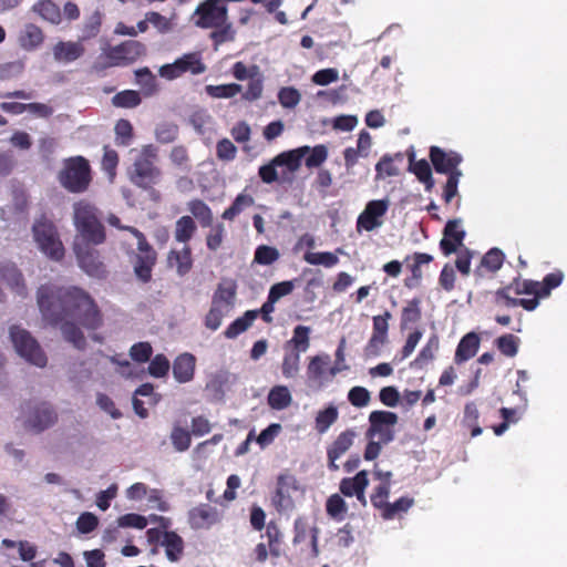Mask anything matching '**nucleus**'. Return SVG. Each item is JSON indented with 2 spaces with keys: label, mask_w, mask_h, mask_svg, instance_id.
I'll return each instance as SVG.
<instances>
[{
  "label": "nucleus",
  "mask_w": 567,
  "mask_h": 567,
  "mask_svg": "<svg viewBox=\"0 0 567 567\" xmlns=\"http://www.w3.org/2000/svg\"><path fill=\"white\" fill-rule=\"evenodd\" d=\"M305 164L308 168L319 167L326 162L328 157V148L323 144L310 147V152L307 154Z\"/></svg>",
  "instance_id": "55"
},
{
  "label": "nucleus",
  "mask_w": 567,
  "mask_h": 567,
  "mask_svg": "<svg viewBox=\"0 0 567 567\" xmlns=\"http://www.w3.org/2000/svg\"><path fill=\"white\" fill-rule=\"evenodd\" d=\"M391 483L381 482L377 487H374L373 493L370 496L371 504L373 507L380 511L389 504L388 498L390 495Z\"/></svg>",
  "instance_id": "49"
},
{
  "label": "nucleus",
  "mask_w": 567,
  "mask_h": 567,
  "mask_svg": "<svg viewBox=\"0 0 567 567\" xmlns=\"http://www.w3.org/2000/svg\"><path fill=\"white\" fill-rule=\"evenodd\" d=\"M429 157L434 171L439 174H447L460 169L458 166L463 161L461 154L457 152H446L435 145L430 147Z\"/></svg>",
  "instance_id": "15"
},
{
  "label": "nucleus",
  "mask_w": 567,
  "mask_h": 567,
  "mask_svg": "<svg viewBox=\"0 0 567 567\" xmlns=\"http://www.w3.org/2000/svg\"><path fill=\"white\" fill-rule=\"evenodd\" d=\"M480 412L475 402H468L464 406L463 424L471 429V436L476 437L483 430L478 424Z\"/></svg>",
  "instance_id": "36"
},
{
  "label": "nucleus",
  "mask_w": 567,
  "mask_h": 567,
  "mask_svg": "<svg viewBox=\"0 0 567 567\" xmlns=\"http://www.w3.org/2000/svg\"><path fill=\"white\" fill-rule=\"evenodd\" d=\"M192 19L198 28H224L227 24V8L223 0H206L196 8Z\"/></svg>",
  "instance_id": "9"
},
{
  "label": "nucleus",
  "mask_w": 567,
  "mask_h": 567,
  "mask_svg": "<svg viewBox=\"0 0 567 567\" xmlns=\"http://www.w3.org/2000/svg\"><path fill=\"white\" fill-rule=\"evenodd\" d=\"M171 441L177 452H184L190 446V434L187 430L175 425L171 433Z\"/></svg>",
  "instance_id": "50"
},
{
  "label": "nucleus",
  "mask_w": 567,
  "mask_h": 567,
  "mask_svg": "<svg viewBox=\"0 0 567 567\" xmlns=\"http://www.w3.org/2000/svg\"><path fill=\"white\" fill-rule=\"evenodd\" d=\"M189 210L190 213L202 221L203 225H209L212 221V212L209 207L200 202V200H194L189 203Z\"/></svg>",
  "instance_id": "63"
},
{
  "label": "nucleus",
  "mask_w": 567,
  "mask_h": 567,
  "mask_svg": "<svg viewBox=\"0 0 567 567\" xmlns=\"http://www.w3.org/2000/svg\"><path fill=\"white\" fill-rule=\"evenodd\" d=\"M37 301L44 320L51 323L62 321L60 329L63 338L76 349H84L86 341L82 331L66 318L79 320L87 329H96L101 324L96 305L79 288L42 285L38 289Z\"/></svg>",
  "instance_id": "1"
},
{
  "label": "nucleus",
  "mask_w": 567,
  "mask_h": 567,
  "mask_svg": "<svg viewBox=\"0 0 567 567\" xmlns=\"http://www.w3.org/2000/svg\"><path fill=\"white\" fill-rule=\"evenodd\" d=\"M156 158L157 148L152 144L143 146L136 154L131 171V179L135 185L146 188L157 182L159 169L155 166Z\"/></svg>",
  "instance_id": "5"
},
{
  "label": "nucleus",
  "mask_w": 567,
  "mask_h": 567,
  "mask_svg": "<svg viewBox=\"0 0 567 567\" xmlns=\"http://www.w3.org/2000/svg\"><path fill=\"white\" fill-rule=\"evenodd\" d=\"M87 241H74L73 250L80 268L90 277L102 278L105 276V267L100 254Z\"/></svg>",
  "instance_id": "11"
},
{
  "label": "nucleus",
  "mask_w": 567,
  "mask_h": 567,
  "mask_svg": "<svg viewBox=\"0 0 567 567\" xmlns=\"http://www.w3.org/2000/svg\"><path fill=\"white\" fill-rule=\"evenodd\" d=\"M195 229L196 225L193 218L189 216H183L176 221L175 239L185 244L192 238Z\"/></svg>",
  "instance_id": "45"
},
{
  "label": "nucleus",
  "mask_w": 567,
  "mask_h": 567,
  "mask_svg": "<svg viewBox=\"0 0 567 567\" xmlns=\"http://www.w3.org/2000/svg\"><path fill=\"white\" fill-rule=\"evenodd\" d=\"M348 401L355 408H364L371 401V394L364 386H353L348 392Z\"/></svg>",
  "instance_id": "54"
},
{
  "label": "nucleus",
  "mask_w": 567,
  "mask_h": 567,
  "mask_svg": "<svg viewBox=\"0 0 567 567\" xmlns=\"http://www.w3.org/2000/svg\"><path fill=\"white\" fill-rule=\"evenodd\" d=\"M33 11L39 13L42 19L53 24H58L61 21L60 9L51 0H40L33 6Z\"/></svg>",
  "instance_id": "37"
},
{
  "label": "nucleus",
  "mask_w": 567,
  "mask_h": 567,
  "mask_svg": "<svg viewBox=\"0 0 567 567\" xmlns=\"http://www.w3.org/2000/svg\"><path fill=\"white\" fill-rule=\"evenodd\" d=\"M9 336L16 352L22 359L38 368H44L47 365V354L28 330L20 326H11Z\"/></svg>",
  "instance_id": "4"
},
{
  "label": "nucleus",
  "mask_w": 567,
  "mask_h": 567,
  "mask_svg": "<svg viewBox=\"0 0 567 567\" xmlns=\"http://www.w3.org/2000/svg\"><path fill=\"white\" fill-rule=\"evenodd\" d=\"M161 545L165 548L166 557L171 561H177L183 554L184 542L175 532H165Z\"/></svg>",
  "instance_id": "29"
},
{
  "label": "nucleus",
  "mask_w": 567,
  "mask_h": 567,
  "mask_svg": "<svg viewBox=\"0 0 567 567\" xmlns=\"http://www.w3.org/2000/svg\"><path fill=\"white\" fill-rule=\"evenodd\" d=\"M147 21L161 34L169 33L175 28L174 17L167 18L156 11L147 12Z\"/></svg>",
  "instance_id": "41"
},
{
  "label": "nucleus",
  "mask_w": 567,
  "mask_h": 567,
  "mask_svg": "<svg viewBox=\"0 0 567 567\" xmlns=\"http://www.w3.org/2000/svg\"><path fill=\"white\" fill-rule=\"evenodd\" d=\"M421 299L413 298L406 302V305L402 308L401 319H400V328L406 329L413 323H416L422 318L421 311Z\"/></svg>",
  "instance_id": "32"
},
{
  "label": "nucleus",
  "mask_w": 567,
  "mask_h": 567,
  "mask_svg": "<svg viewBox=\"0 0 567 567\" xmlns=\"http://www.w3.org/2000/svg\"><path fill=\"white\" fill-rule=\"evenodd\" d=\"M73 224L80 241L101 245L105 241V230L96 206L86 199L73 204ZM79 241V239H76Z\"/></svg>",
  "instance_id": "3"
},
{
  "label": "nucleus",
  "mask_w": 567,
  "mask_h": 567,
  "mask_svg": "<svg viewBox=\"0 0 567 567\" xmlns=\"http://www.w3.org/2000/svg\"><path fill=\"white\" fill-rule=\"evenodd\" d=\"M369 484L368 472L360 471L353 477H346L340 482V492L348 497L355 496L361 488H367Z\"/></svg>",
  "instance_id": "30"
},
{
  "label": "nucleus",
  "mask_w": 567,
  "mask_h": 567,
  "mask_svg": "<svg viewBox=\"0 0 567 567\" xmlns=\"http://www.w3.org/2000/svg\"><path fill=\"white\" fill-rule=\"evenodd\" d=\"M358 433L354 429H347L342 431L327 447L328 466L331 471H337L339 466L336 464L342 455H344L353 442Z\"/></svg>",
  "instance_id": "16"
},
{
  "label": "nucleus",
  "mask_w": 567,
  "mask_h": 567,
  "mask_svg": "<svg viewBox=\"0 0 567 567\" xmlns=\"http://www.w3.org/2000/svg\"><path fill=\"white\" fill-rule=\"evenodd\" d=\"M505 255L499 248H491L481 259L480 265L474 270L477 279L496 274L503 266Z\"/></svg>",
  "instance_id": "21"
},
{
  "label": "nucleus",
  "mask_w": 567,
  "mask_h": 567,
  "mask_svg": "<svg viewBox=\"0 0 567 567\" xmlns=\"http://www.w3.org/2000/svg\"><path fill=\"white\" fill-rule=\"evenodd\" d=\"M146 506L150 509H157L159 512H167L169 509L168 503L164 499L163 493L156 488H148L146 494Z\"/></svg>",
  "instance_id": "59"
},
{
  "label": "nucleus",
  "mask_w": 567,
  "mask_h": 567,
  "mask_svg": "<svg viewBox=\"0 0 567 567\" xmlns=\"http://www.w3.org/2000/svg\"><path fill=\"white\" fill-rule=\"evenodd\" d=\"M42 30L32 23L25 24L18 37L19 45L27 51H32L39 48L43 42Z\"/></svg>",
  "instance_id": "25"
},
{
  "label": "nucleus",
  "mask_w": 567,
  "mask_h": 567,
  "mask_svg": "<svg viewBox=\"0 0 567 567\" xmlns=\"http://www.w3.org/2000/svg\"><path fill=\"white\" fill-rule=\"evenodd\" d=\"M92 375L91 369L84 362H73L69 367V377L75 383H83Z\"/></svg>",
  "instance_id": "60"
},
{
  "label": "nucleus",
  "mask_w": 567,
  "mask_h": 567,
  "mask_svg": "<svg viewBox=\"0 0 567 567\" xmlns=\"http://www.w3.org/2000/svg\"><path fill=\"white\" fill-rule=\"evenodd\" d=\"M84 52L81 42H59L53 48V56L58 62L69 63L79 59Z\"/></svg>",
  "instance_id": "26"
},
{
  "label": "nucleus",
  "mask_w": 567,
  "mask_h": 567,
  "mask_svg": "<svg viewBox=\"0 0 567 567\" xmlns=\"http://www.w3.org/2000/svg\"><path fill=\"white\" fill-rule=\"evenodd\" d=\"M229 312L230 310L226 309L225 306H219V303L213 300L212 308L205 319V326L213 331L217 330L221 324L223 318Z\"/></svg>",
  "instance_id": "47"
},
{
  "label": "nucleus",
  "mask_w": 567,
  "mask_h": 567,
  "mask_svg": "<svg viewBox=\"0 0 567 567\" xmlns=\"http://www.w3.org/2000/svg\"><path fill=\"white\" fill-rule=\"evenodd\" d=\"M3 287L20 297L27 296V286L23 275L13 262L8 261L0 264V302L6 300Z\"/></svg>",
  "instance_id": "13"
},
{
  "label": "nucleus",
  "mask_w": 567,
  "mask_h": 567,
  "mask_svg": "<svg viewBox=\"0 0 567 567\" xmlns=\"http://www.w3.org/2000/svg\"><path fill=\"white\" fill-rule=\"evenodd\" d=\"M396 413L391 411L375 410L369 415V427L365 432L367 439H378L384 444L394 440V426L398 424Z\"/></svg>",
  "instance_id": "10"
},
{
  "label": "nucleus",
  "mask_w": 567,
  "mask_h": 567,
  "mask_svg": "<svg viewBox=\"0 0 567 567\" xmlns=\"http://www.w3.org/2000/svg\"><path fill=\"white\" fill-rule=\"evenodd\" d=\"M196 365V358L188 352L179 354L173 363V375L179 383L193 380Z\"/></svg>",
  "instance_id": "22"
},
{
  "label": "nucleus",
  "mask_w": 567,
  "mask_h": 567,
  "mask_svg": "<svg viewBox=\"0 0 567 567\" xmlns=\"http://www.w3.org/2000/svg\"><path fill=\"white\" fill-rule=\"evenodd\" d=\"M181 66L182 73L190 72L192 74H200L206 68L200 61L198 53H187L176 60Z\"/></svg>",
  "instance_id": "40"
},
{
  "label": "nucleus",
  "mask_w": 567,
  "mask_h": 567,
  "mask_svg": "<svg viewBox=\"0 0 567 567\" xmlns=\"http://www.w3.org/2000/svg\"><path fill=\"white\" fill-rule=\"evenodd\" d=\"M403 154L396 153L394 155L385 154L375 164V179H384L386 177H394L400 174L399 167L394 164L395 161H402Z\"/></svg>",
  "instance_id": "28"
},
{
  "label": "nucleus",
  "mask_w": 567,
  "mask_h": 567,
  "mask_svg": "<svg viewBox=\"0 0 567 567\" xmlns=\"http://www.w3.org/2000/svg\"><path fill=\"white\" fill-rule=\"evenodd\" d=\"M55 421L56 414L53 408L48 403H39L34 405L27 417L28 426L37 432H41L52 426Z\"/></svg>",
  "instance_id": "20"
},
{
  "label": "nucleus",
  "mask_w": 567,
  "mask_h": 567,
  "mask_svg": "<svg viewBox=\"0 0 567 567\" xmlns=\"http://www.w3.org/2000/svg\"><path fill=\"white\" fill-rule=\"evenodd\" d=\"M495 344L502 354L513 358L518 352L519 339L512 333H506L498 337Z\"/></svg>",
  "instance_id": "42"
},
{
  "label": "nucleus",
  "mask_w": 567,
  "mask_h": 567,
  "mask_svg": "<svg viewBox=\"0 0 567 567\" xmlns=\"http://www.w3.org/2000/svg\"><path fill=\"white\" fill-rule=\"evenodd\" d=\"M309 334V327L297 326L293 329L292 338L286 343V349L291 348V351H298L299 353L306 352L310 346Z\"/></svg>",
  "instance_id": "34"
},
{
  "label": "nucleus",
  "mask_w": 567,
  "mask_h": 567,
  "mask_svg": "<svg viewBox=\"0 0 567 567\" xmlns=\"http://www.w3.org/2000/svg\"><path fill=\"white\" fill-rule=\"evenodd\" d=\"M439 338L437 336L433 334L429 338L426 344L421 349L417 357L414 360V364L422 368L430 361H432L435 357V352L439 349Z\"/></svg>",
  "instance_id": "43"
},
{
  "label": "nucleus",
  "mask_w": 567,
  "mask_h": 567,
  "mask_svg": "<svg viewBox=\"0 0 567 567\" xmlns=\"http://www.w3.org/2000/svg\"><path fill=\"white\" fill-rule=\"evenodd\" d=\"M563 279L564 274L560 270L547 274L543 281L516 277L507 286L496 290L494 300L498 306L522 307L533 311L538 307L539 299L548 297L553 289L561 285Z\"/></svg>",
  "instance_id": "2"
},
{
  "label": "nucleus",
  "mask_w": 567,
  "mask_h": 567,
  "mask_svg": "<svg viewBox=\"0 0 567 567\" xmlns=\"http://www.w3.org/2000/svg\"><path fill=\"white\" fill-rule=\"evenodd\" d=\"M279 259V251L277 248L261 245L255 251L254 261L259 265H271Z\"/></svg>",
  "instance_id": "51"
},
{
  "label": "nucleus",
  "mask_w": 567,
  "mask_h": 567,
  "mask_svg": "<svg viewBox=\"0 0 567 567\" xmlns=\"http://www.w3.org/2000/svg\"><path fill=\"white\" fill-rule=\"evenodd\" d=\"M220 520V514L207 504L198 505L188 512V523L194 529H206Z\"/></svg>",
  "instance_id": "19"
},
{
  "label": "nucleus",
  "mask_w": 567,
  "mask_h": 567,
  "mask_svg": "<svg viewBox=\"0 0 567 567\" xmlns=\"http://www.w3.org/2000/svg\"><path fill=\"white\" fill-rule=\"evenodd\" d=\"M248 207V196L245 194V190L240 193L233 205L226 209L223 214L224 219L233 220L237 215L244 212Z\"/></svg>",
  "instance_id": "62"
},
{
  "label": "nucleus",
  "mask_w": 567,
  "mask_h": 567,
  "mask_svg": "<svg viewBox=\"0 0 567 567\" xmlns=\"http://www.w3.org/2000/svg\"><path fill=\"white\" fill-rule=\"evenodd\" d=\"M413 262L409 266L411 276L404 279V286L409 289H413L420 286L423 277L422 265H426L433 261V256L426 252H414Z\"/></svg>",
  "instance_id": "24"
},
{
  "label": "nucleus",
  "mask_w": 567,
  "mask_h": 567,
  "mask_svg": "<svg viewBox=\"0 0 567 567\" xmlns=\"http://www.w3.org/2000/svg\"><path fill=\"white\" fill-rule=\"evenodd\" d=\"M447 181L444 185L443 189V199L446 204H449L458 192V183L462 177V172L460 169L454 171L452 173H447Z\"/></svg>",
  "instance_id": "52"
},
{
  "label": "nucleus",
  "mask_w": 567,
  "mask_h": 567,
  "mask_svg": "<svg viewBox=\"0 0 567 567\" xmlns=\"http://www.w3.org/2000/svg\"><path fill=\"white\" fill-rule=\"evenodd\" d=\"M171 266H175L178 275L187 274L192 268L190 249L184 246L181 250H172L168 256Z\"/></svg>",
  "instance_id": "33"
},
{
  "label": "nucleus",
  "mask_w": 567,
  "mask_h": 567,
  "mask_svg": "<svg viewBox=\"0 0 567 567\" xmlns=\"http://www.w3.org/2000/svg\"><path fill=\"white\" fill-rule=\"evenodd\" d=\"M414 504V499L409 496H402L396 499L394 503H389L383 511L381 512V516L383 519L390 520L400 516L403 513H406L412 505Z\"/></svg>",
  "instance_id": "35"
},
{
  "label": "nucleus",
  "mask_w": 567,
  "mask_h": 567,
  "mask_svg": "<svg viewBox=\"0 0 567 567\" xmlns=\"http://www.w3.org/2000/svg\"><path fill=\"white\" fill-rule=\"evenodd\" d=\"M207 94L214 99H229L237 95L241 91V86L236 83L221 85H207L205 87Z\"/></svg>",
  "instance_id": "48"
},
{
  "label": "nucleus",
  "mask_w": 567,
  "mask_h": 567,
  "mask_svg": "<svg viewBox=\"0 0 567 567\" xmlns=\"http://www.w3.org/2000/svg\"><path fill=\"white\" fill-rule=\"evenodd\" d=\"M480 337L476 332L466 333L458 342L454 361L461 364L476 355L480 348Z\"/></svg>",
  "instance_id": "23"
},
{
  "label": "nucleus",
  "mask_w": 567,
  "mask_h": 567,
  "mask_svg": "<svg viewBox=\"0 0 567 567\" xmlns=\"http://www.w3.org/2000/svg\"><path fill=\"white\" fill-rule=\"evenodd\" d=\"M309 152L310 146H301L279 154L274 158V163L279 166H286L290 172H295L301 166L302 158Z\"/></svg>",
  "instance_id": "27"
},
{
  "label": "nucleus",
  "mask_w": 567,
  "mask_h": 567,
  "mask_svg": "<svg viewBox=\"0 0 567 567\" xmlns=\"http://www.w3.org/2000/svg\"><path fill=\"white\" fill-rule=\"evenodd\" d=\"M303 260L310 265H322L327 268L334 267L339 262V258L336 254L330 251L323 252H311L307 251L303 255Z\"/></svg>",
  "instance_id": "44"
},
{
  "label": "nucleus",
  "mask_w": 567,
  "mask_h": 567,
  "mask_svg": "<svg viewBox=\"0 0 567 567\" xmlns=\"http://www.w3.org/2000/svg\"><path fill=\"white\" fill-rule=\"evenodd\" d=\"M169 361L164 354L155 355L148 365V373L154 378H163L169 371Z\"/></svg>",
  "instance_id": "58"
},
{
  "label": "nucleus",
  "mask_w": 567,
  "mask_h": 567,
  "mask_svg": "<svg viewBox=\"0 0 567 567\" xmlns=\"http://www.w3.org/2000/svg\"><path fill=\"white\" fill-rule=\"evenodd\" d=\"M190 123L198 133L204 134L212 128L213 117L207 111L199 110L192 114Z\"/></svg>",
  "instance_id": "56"
},
{
  "label": "nucleus",
  "mask_w": 567,
  "mask_h": 567,
  "mask_svg": "<svg viewBox=\"0 0 567 567\" xmlns=\"http://www.w3.org/2000/svg\"><path fill=\"white\" fill-rule=\"evenodd\" d=\"M214 301L219 306H225L226 309L234 308L235 302V285L233 281H223L214 295Z\"/></svg>",
  "instance_id": "39"
},
{
  "label": "nucleus",
  "mask_w": 567,
  "mask_h": 567,
  "mask_svg": "<svg viewBox=\"0 0 567 567\" xmlns=\"http://www.w3.org/2000/svg\"><path fill=\"white\" fill-rule=\"evenodd\" d=\"M59 181L71 193L84 192L91 182L87 161L81 156L66 159L59 173Z\"/></svg>",
  "instance_id": "6"
},
{
  "label": "nucleus",
  "mask_w": 567,
  "mask_h": 567,
  "mask_svg": "<svg viewBox=\"0 0 567 567\" xmlns=\"http://www.w3.org/2000/svg\"><path fill=\"white\" fill-rule=\"evenodd\" d=\"M300 353L298 351L287 352L284 357L281 371L286 378H292L299 370Z\"/></svg>",
  "instance_id": "57"
},
{
  "label": "nucleus",
  "mask_w": 567,
  "mask_h": 567,
  "mask_svg": "<svg viewBox=\"0 0 567 567\" xmlns=\"http://www.w3.org/2000/svg\"><path fill=\"white\" fill-rule=\"evenodd\" d=\"M33 239L47 257L52 260H61L64 256V248L60 240L56 227L48 219L41 218L33 224Z\"/></svg>",
  "instance_id": "7"
},
{
  "label": "nucleus",
  "mask_w": 567,
  "mask_h": 567,
  "mask_svg": "<svg viewBox=\"0 0 567 567\" xmlns=\"http://www.w3.org/2000/svg\"><path fill=\"white\" fill-rule=\"evenodd\" d=\"M131 237L135 239L138 252L132 258L133 270L136 278L142 282H147L152 278V270L156 262V254L145 236L136 228H128Z\"/></svg>",
  "instance_id": "8"
},
{
  "label": "nucleus",
  "mask_w": 567,
  "mask_h": 567,
  "mask_svg": "<svg viewBox=\"0 0 567 567\" xmlns=\"http://www.w3.org/2000/svg\"><path fill=\"white\" fill-rule=\"evenodd\" d=\"M461 219H450L443 229V238L440 241V248L444 256H450L457 251L463 245L466 233L461 227Z\"/></svg>",
  "instance_id": "17"
},
{
  "label": "nucleus",
  "mask_w": 567,
  "mask_h": 567,
  "mask_svg": "<svg viewBox=\"0 0 567 567\" xmlns=\"http://www.w3.org/2000/svg\"><path fill=\"white\" fill-rule=\"evenodd\" d=\"M152 346L148 342H138L131 347L130 355L136 362H146L152 355Z\"/></svg>",
  "instance_id": "64"
},
{
  "label": "nucleus",
  "mask_w": 567,
  "mask_h": 567,
  "mask_svg": "<svg viewBox=\"0 0 567 567\" xmlns=\"http://www.w3.org/2000/svg\"><path fill=\"white\" fill-rule=\"evenodd\" d=\"M300 93L292 86L282 87L278 93V100L284 107L292 109L300 102Z\"/></svg>",
  "instance_id": "61"
},
{
  "label": "nucleus",
  "mask_w": 567,
  "mask_h": 567,
  "mask_svg": "<svg viewBox=\"0 0 567 567\" xmlns=\"http://www.w3.org/2000/svg\"><path fill=\"white\" fill-rule=\"evenodd\" d=\"M390 202L386 198L370 200L358 217L357 228L372 231L380 227L383 224L382 217L386 214Z\"/></svg>",
  "instance_id": "14"
},
{
  "label": "nucleus",
  "mask_w": 567,
  "mask_h": 567,
  "mask_svg": "<svg viewBox=\"0 0 567 567\" xmlns=\"http://www.w3.org/2000/svg\"><path fill=\"white\" fill-rule=\"evenodd\" d=\"M178 136V127L172 122L158 123L155 127V137L163 144L173 143Z\"/></svg>",
  "instance_id": "46"
},
{
  "label": "nucleus",
  "mask_w": 567,
  "mask_h": 567,
  "mask_svg": "<svg viewBox=\"0 0 567 567\" xmlns=\"http://www.w3.org/2000/svg\"><path fill=\"white\" fill-rule=\"evenodd\" d=\"M145 53V45L138 41L128 40L111 48L107 58L114 65L131 63Z\"/></svg>",
  "instance_id": "18"
},
{
  "label": "nucleus",
  "mask_w": 567,
  "mask_h": 567,
  "mask_svg": "<svg viewBox=\"0 0 567 567\" xmlns=\"http://www.w3.org/2000/svg\"><path fill=\"white\" fill-rule=\"evenodd\" d=\"M291 403V394L286 386L277 385L268 394V404L275 410H284Z\"/></svg>",
  "instance_id": "38"
},
{
  "label": "nucleus",
  "mask_w": 567,
  "mask_h": 567,
  "mask_svg": "<svg viewBox=\"0 0 567 567\" xmlns=\"http://www.w3.org/2000/svg\"><path fill=\"white\" fill-rule=\"evenodd\" d=\"M298 489V482L289 472L280 473L277 476L276 488L271 496V504L278 512H288L295 507L291 493Z\"/></svg>",
  "instance_id": "12"
},
{
  "label": "nucleus",
  "mask_w": 567,
  "mask_h": 567,
  "mask_svg": "<svg viewBox=\"0 0 567 567\" xmlns=\"http://www.w3.org/2000/svg\"><path fill=\"white\" fill-rule=\"evenodd\" d=\"M339 417L338 408L329 404L322 410H319L315 417V429L319 434L326 433Z\"/></svg>",
  "instance_id": "31"
},
{
  "label": "nucleus",
  "mask_w": 567,
  "mask_h": 567,
  "mask_svg": "<svg viewBox=\"0 0 567 567\" xmlns=\"http://www.w3.org/2000/svg\"><path fill=\"white\" fill-rule=\"evenodd\" d=\"M112 103L117 107H135L141 103V97L136 91L126 90L115 94Z\"/></svg>",
  "instance_id": "53"
}]
</instances>
